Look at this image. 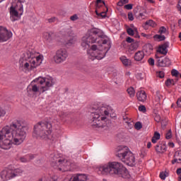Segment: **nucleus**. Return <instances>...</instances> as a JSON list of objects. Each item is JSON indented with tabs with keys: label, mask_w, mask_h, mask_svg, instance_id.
<instances>
[{
	"label": "nucleus",
	"mask_w": 181,
	"mask_h": 181,
	"mask_svg": "<svg viewBox=\"0 0 181 181\" xmlns=\"http://www.w3.org/2000/svg\"><path fill=\"white\" fill-rule=\"evenodd\" d=\"M166 139H170L172 138V130L170 129L168 133L165 134Z\"/></svg>",
	"instance_id": "42"
},
{
	"label": "nucleus",
	"mask_w": 181,
	"mask_h": 181,
	"mask_svg": "<svg viewBox=\"0 0 181 181\" xmlns=\"http://www.w3.org/2000/svg\"><path fill=\"white\" fill-rule=\"evenodd\" d=\"M107 12H108V7H106L105 11H101L100 13L98 12V14H96L98 16H100L102 18H104L107 16Z\"/></svg>",
	"instance_id": "30"
},
{
	"label": "nucleus",
	"mask_w": 181,
	"mask_h": 181,
	"mask_svg": "<svg viewBox=\"0 0 181 181\" xmlns=\"http://www.w3.org/2000/svg\"><path fill=\"white\" fill-rule=\"evenodd\" d=\"M107 35L100 28H92L88 30L86 34L82 37L81 47L83 49H88L90 45L93 43H100L98 39H105Z\"/></svg>",
	"instance_id": "4"
},
{
	"label": "nucleus",
	"mask_w": 181,
	"mask_h": 181,
	"mask_svg": "<svg viewBox=\"0 0 181 181\" xmlns=\"http://www.w3.org/2000/svg\"><path fill=\"white\" fill-rule=\"evenodd\" d=\"M46 128H47V132L48 134V136L47 137V142H49V141H52V142H54V141H56V139L54 137H53V136L50 134H52V123L50 122H47V125H46Z\"/></svg>",
	"instance_id": "17"
},
{
	"label": "nucleus",
	"mask_w": 181,
	"mask_h": 181,
	"mask_svg": "<svg viewBox=\"0 0 181 181\" xmlns=\"http://www.w3.org/2000/svg\"><path fill=\"white\" fill-rule=\"evenodd\" d=\"M93 112L90 114V124L92 128H101L102 129H108V126L107 125L106 117L103 115H108L110 112L107 110L105 106L94 105L92 107Z\"/></svg>",
	"instance_id": "2"
},
{
	"label": "nucleus",
	"mask_w": 181,
	"mask_h": 181,
	"mask_svg": "<svg viewBox=\"0 0 181 181\" xmlns=\"http://www.w3.org/2000/svg\"><path fill=\"white\" fill-rule=\"evenodd\" d=\"M155 40H158V42H162L163 40H165V39H166V37H165V35L160 34V35H155L153 36Z\"/></svg>",
	"instance_id": "27"
},
{
	"label": "nucleus",
	"mask_w": 181,
	"mask_h": 181,
	"mask_svg": "<svg viewBox=\"0 0 181 181\" xmlns=\"http://www.w3.org/2000/svg\"><path fill=\"white\" fill-rule=\"evenodd\" d=\"M68 35H69V36H72V35H73V31H71V29H69V30H68Z\"/></svg>",
	"instance_id": "62"
},
{
	"label": "nucleus",
	"mask_w": 181,
	"mask_h": 181,
	"mask_svg": "<svg viewBox=\"0 0 181 181\" xmlns=\"http://www.w3.org/2000/svg\"><path fill=\"white\" fill-rule=\"evenodd\" d=\"M69 115V114H67L66 112H61L59 113V117H61V118H66V117H67Z\"/></svg>",
	"instance_id": "48"
},
{
	"label": "nucleus",
	"mask_w": 181,
	"mask_h": 181,
	"mask_svg": "<svg viewBox=\"0 0 181 181\" xmlns=\"http://www.w3.org/2000/svg\"><path fill=\"white\" fill-rule=\"evenodd\" d=\"M153 137L156 138V139H160V134L158 132H155Z\"/></svg>",
	"instance_id": "46"
},
{
	"label": "nucleus",
	"mask_w": 181,
	"mask_h": 181,
	"mask_svg": "<svg viewBox=\"0 0 181 181\" xmlns=\"http://www.w3.org/2000/svg\"><path fill=\"white\" fill-rule=\"evenodd\" d=\"M160 177L162 180H165L166 179V174H165L163 172L160 173Z\"/></svg>",
	"instance_id": "51"
},
{
	"label": "nucleus",
	"mask_w": 181,
	"mask_h": 181,
	"mask_svg": "<svg viewBox=\"0 0 181 181\" xmlns=\"http://www.w3.org/2000/svg\"><path fill=\"white\" fill-rule=\"evenodd\" d=\"M139 47V43L138 42H132L130 45L131 50H136Z\"/></svg>",
	"instance_id": "29"
},
{
	"label": "nucleus",
	"mask_w": 181,
	"mask_h": 181,
	"mask_svg": "<svg viewBox=\"0 0 181 181\" xmlns=\"http://www.w3.org/2000/svg\"><path fill=\"white\" fill-rule=\"evenodd\" d=\"M126 42H127V43H134V39L131 38V37H128Z\"/></svg>",
	"instance_id": "54"
},
{
	"label": "nucleus",
	"mask_w": 181,
	"mask_h": 181,
	"mask_svg": "<svg viewBox=\"0 0 181 181\" xmlns=\"http://www.w3.org/2000/svg\"><path fill=\"white\" fill-rule=\"evenodd\" d=\"M70 19H71V21H77V19H78V18L77 17V15H74V16H71V17H70Z\"/></svg>",
	"instance_id": "56"
},
{
	"label": "nucleus",
	"mask_w": 181,
	"mask_h": 181,
	"mask_svg": "<svg viewBox=\"0 0 181 181\" xmlns=\"http://www.w3.org/2000/svg\"><path fill=\"white\" fill-rule=\"evenodd\" d=\"M22 173H23V170L21 168H6L1 172L0 177L2 181H8L18 176H22Z\"/></svg>",
	"instance_id": "10"
},
{
	"label": "nucleus",
	"mask_w": 181,
	"mask_h": 181,
	"mask_svg": "<svg viewBox=\"0 0 181 181\" xmlns=\"http://www.w3.org/2000/svg\"><path fill=\"white\" fill-rule=\"evenodd\" d=\"M51 165L54 169H58L59 172H69V170H71V163L67 160L62 159L57 156H53Z\"/></svg>",
	"instance_id": "9"
},
{
	"label": "nucleus",
	"mask_w": 181,
	"mask_h": 181,
	"mask_svg": "<svg viewBox=\"0 0 181 181\" xmlns=\"http://www.w3.org/2000/svg\"><path fill=\"white\" fill-rule=\"evenodd\" d=\"M158 141H159V139H156V138H154L153 136L152 137L151 139V142L153 144H156V142H158Z\"/></svg>",
	"instance_id": "59"
},
{
	"label": "nucleus",
	"mask_w": 181,
	"mask_h": 181,
	"mask_svg": "<svg viewBox=\"0 0 181 181\" xmlns=\"http://www.w3.org/2000/svg\"><path fill=\"white\" fill-rule=\"evenodd\" d=\"M180 155L179 152H175L174 155V158H175L174 160H172V164L175 165V163H179V161L177 160V157Z\"/></svg>",
	"instance_id": "32"
},
{
	"label": "nucleus",
	"mask_w": 181,
	"mask_h": 181,
	"mask_svg": "<svg viewBox=\"0 0 181 181\" xmlns=\"http://www.w3.org/2000/svg\"><path fill=\"white\" fill-rule=\"evenodd\" d=\"M48 22H49V23H53L54 22H56V18L52 17V18L48 19Z\"/></svg>",
	"instance_id": "55"
},
{
	"label": "nucleus",
	"mask_w": 181,
	"mask_h": 181,
	"mask_svg": "<svg viewBox=\"0 0 181 181\" xmlns=\"http://www.w3.org/2000/svg\"><path fill=\"white\" fill-rule=\"evenodd\" d=\"M76 43V40L70 38L67 42H65V45L70 46L71 45H74Z\"/></svg>",
	"instance_id": "35"
},
{
	"label": "nucleus",
	"mask_w": 181,
	"mask_h": 181,
	"mask_svg": "<svg viewBox=\"0 0 181 181\" xmlns=\"http://www.w3.org/2000/svg\"><path fill=\"white\" fill-rule=\"evenodd\" d=\"M120 60L122 63L124 64V66H131V60L127 59L125 57H120Z\"/></svg>",
	"instance_id": "26"
},
{
	"label": "nucleus",
	"mask_w": 181,
	"mask_h": 181,
	"mask_svg": "<svg viewBox=\"0 0 181 181\" xmlns=\"http://www.w3.org/2000/svg\"><path fill=\"white\" fill-rule=\"evenodd\" d=\"M144 57H145V52L144 51H138L134 54V60L136 62H141V60L144 59Z\"/></svg>",
	"instance_id": "24"
},
{
	"label": "nucleus",
	"mask_w": 181,
	"mask_h": 181,
	"mask_svg": "<svg viewBox=\"0 0 181 181\" xmlns=\"http://www.w3.org/2000/svg\"><path fill=\"white\" fill-rule=\"evenodd\" d=\"M171 75L173 76V77H177L179 76V71L176 69H173L171 71Z\"/></svg>",
	"instance_id": "37"
},
{
	"label": "nucleus",
	"mask_w": 181,
	"mask_h": 181,
	"mask_svg": "<svg viewBox=\"0 0 181 181\" xmlns=\"http://www.w3.org/2000/svg\"><path fill=\"white\" fill-rule=\"evenodd\" d=\"M168 149V147L166 146V144H160L159 143L156 146V152L157 153H165Z\"/></svg>",
	"instance_id": "19"
},
{
	"label": "nucleus",
	"mask_w": 181,
	"mask_h": 181,
	"mask_svg": "<svg viewBox=\"0 0 181 181\" xmlns=\"http://www.w3.org/2000/svg\"><path fill=\"white\" fill-rule=\"evenodd\" d=\"M48 40H52L53 39V37H54V35L53 34V33H49L48 34Z\"/></svg>",
	"instance_id": "57"
},
{
	"label": "nucleus",
	"mask_w": 181,
	"mask_h": 181,
	"mask_svg": "<svg viewBox=\"0 0 181 181\" xmlns=\"http://www.w3.org/2000/svg\"><path fill=\"white\" fill-rule=\"evenodd\" d=\"M148 63L150 66H155V59H153V58H149Z\"/></svg>",
	"instance_id": "43"
},
{
	"label": "nucleus",
	"mask_w": 181,
	"mask_h": 181,
	"mask_svg": "<svg viewBox=\"0 0 181 181\" xmlns=\"http://www.w3.org/2000/svg\"><path fill=\"white\" fill-rule=\"evenodd\" d=\"M33 136L40 141L46 139V121L38 122L34 126Z\"/></svg>",
	"instance_id": "11"
},
{
	"label": "nucleus",
	"mask_w": 181,
	"mask_h": 181,
	"mask_svg": "<svg viewBox=\"0 0 181 181\" xmlns=\"http://www.w3.org/2000/svg\"><path fill=\"white\" fill-rule=\"evenodd\" d=\"M100 4L104 5L105 6V2L103 1V0H97L95 2V5L98 6V5Z\"/></svg>",
	"instance_id": "49"
},
{
	"label": "nucleus",
	"mask_w": 181,
	"mask_h": 181,
	"mask_svg": "<svg viewBox=\"0 0 181 181\" xmlns=\"http://www.w3.org/2000/svg\"><path fill=\"white\" fill-rule=\"evenodd\" d=\"M6 114V112L4 108L0 107V118L2 117H5V115Z\"/></svg>",
	"instance_id": "41"
},
{
	"label": "nucleus",
	"mask_w": 181,
	"mask_h": 181,
	"mask_svg": "<svg viewBox=\"0 0 181 181\" xmlns=\"http://www.w3.org/2000/svg\"><path fill=\"white\" fill-rule=\"evenodd\" d=\"M177 107L181 108V98H178V100H177Z\"/></svg>",
	"instance_id": "58"
},
{
	"label": "nucleus",
	"mask_w": 181,
	"mask_h": 181,
	"mask_svg": "<svg viewBox=\"0 0 181 181\" xmlns=\"http://www.w3.org/2000/svg\"><path fill=\"white\" fill-rule=\"evenodd\" d=\"M136 78H137V80H142V78H144L142 73L137 74Z\"/></svg>",
	"instance_id": "53"
},
{
	"label": "nucleus",
	"mask_w": 181,
	"mask_h": 181,
	"mask_svg": "<svg viewBox=\"0 0 181 181\" xmlns=\"http://www.w3.org/2000/svg\"><path fill=\"white\" fill-rule=\"evenodd\" d=\"M139 111L141 112H146V107L145 105H141L139 107Z\"/></svg>",
	"instance_id": "40"
},
{
	"label": "nucleus",
	"mask_w": 181,
	"mask_h": 181,
	"mask_svg": "<svg viewBox=\"0 0 181 181\" xmlns=\"http://www.w3.org/2000/svg\"><path fill=\"white\" fill-rule=\"evenodd\" d=\"M69 57V52L66 49H60L56 52V54L54 56V60L57 64H60L63 62H66Z\"/></svg>",
	"instance_id": "12"
},
{
	"label": "nucleus",
	"mask_w": 181,
	"mask_h": 181,
	"mask_svg": "<svg viewBox=\"0 0 181 181\" xmlns=\"http://www.w3.org/2000/svg\"><path fill=\"white\" fill-rule=\"evenodd\" d=\"M103 6V4H98V6L95 4V13L96 15H98V12H100V11L98 9H100L101 7Z\"/></svg>",
	"instance_id": "45"
},
{
	"label": "nucleus",
	"mask_w": 181,
	"mask_h": 181,
	"mask_svg": "<svg viewBox=\"0 0 181 181\" xmlns=\"http://www.w3.org/2000/svg\"><path fill=\"white\" fill-rule=\"evenodd\" d=\"M176 84V81L173 79L168 78L165 81V86L167 87H170V86H175Z\"/></svg>",
	"instance_id": "28"
},
{
	"label": "nucleus",
	"mask_w": 181,
	"mask_h": 181,
	"mask_svg": "<svg viewBox=\"0 0 181 181\" xmlns=\"http://www.w3.org/2000/svg\"><path fill=\"white\" fill-rule=\"evenodd\" d=\"M99 172L101 175L108 176V175H117L120 177L126 178L128 176V170L122 163L117 161L109 162L99 167Z\"/></svg>",
	"instance_id": "3"
},
{
	"label": "nucleus",
	"mask_w": 181,
	"mask_h": 181,
	"mask_svg": "<svg viewBox=\"0 0 181 181\" xmlns=\"http://www.w3.org/2000/svg\"><path fill=\"white\" fill-rule=\"evenodd\" d=\"M177 11H179L180 15H181V0L178 1V4L177 5Z\"/></svg>",
	"instance_id": "52"
},
{
	"label": "nucleus",
	"mask_w": 181,
	"mask_h": 181,
	"mask_svg": "<svg viewBox=\"0 0 181 181\" xmlns=\"http://www.w3.org/2000/svg\"><path fill=\"white\" fill-rule=\"evenodd\" d=\"M134 128L136 129H141V128H142V123H141V122H136V124H134Z\"/></svg>",
	"instance_id": "36"
},
{
	"label": "nucleus",
	"mask_w": 181,
	"mask_h": 181,
	"mask_svg": "<svg viewBox=\"0 0 181 181\" xmlns=\"http://www.w3.org/2000/svg\"><path fill=\"white\" fill-rule=\"evenodd\" d=\"M26 139V127L21 122H13L10 126H6L0 130V148L9 151L12 145L19 146Z\"/></svg>",
	"instance_id": "1"
},
{
	"label": "nucleus",
	"mask_w": 181,
	"mask_h": 181,
	"mask_svg": "<svg viewBox=\"0 0 181 181\" xmlns=\"http://www.w3.org/2000/svg\"><path fill=\"white\" fill-rule=\"evenodd\" d=\"M54 78L50 76H46V90H49L50 87H53L54 86Z\"/></svg>",
	"instance_id": "21"
},
{
	"label": "nucleus",
	"mask_w": 181,
	"mask_h": 181,
	"mask_svg": "<svg viewBox=\"0 0 181 181\" xmlns=\"http://www.w3.org/2000/svg\"><path fill=\"white\" fill-rule=\"evenodd\" d=\"M111 49V45L108 44L107 47H104V49H98L97 45L91 46V49H89L87 53L90 60H103L105 57L108 51Z\"/></svg>",
	"instance_id": "6"
},
{
	"label": "nucleus",
	"mask_w": 181,
	"mask_h": 181,
	"mask_svg": "<svg viewBox=\"0 0 181 181\" xmlns=\"http://www.w3.org/2000/svg\"><path fill=\"white\" fill-rule=\"evenodd\" d=\"M156 76L157 77H159V78H163V77H165V72L160 71L159 72H157Z\"/></svg>",
	"instance_id": "38"
},
{
	"label": "nucleus",
	"mask_w": 181,
	"mask_h": 181,
	"mask_svg": "<svg viewBox=\"0 0 181 181\" xmlns=\"http://www.w3.org/2000/svg\"><path fill=\"white\" fill-rule=\"evenodd\" d=\"M155 121H156V122H160V116H156L155 117Z\"/></svg>",
	"instance_id": "60"
},
{
	"label": "nucleus",
	"mask_w": 181,
	"mask_h": 181,
	"mask_svg": "<svg viewBox=\"0 0 181 181\" xmlns=\"http://www.w3.org/2000/svg\"><path fill=\"white\" fill-rule=\"evenodd\" d=\"M28 93H45L46 91V78L34 79L27 88Z\"/></svg>",
	"instance_id": "7"
},
{
	"label": "nucleus",
	"mask_w": 181,
	"mask_h": 181,
	"mask_svg": "<svg viewBox=\"0 0 181 181\" xmlns=\"http://www.w3.org/2000/svg\"><path fill=\"white\" fill-rule=\"evenodd\" d=\"M158 33H160V35H163V33H166V28L163 26L160 27L158 30Z\"/></svg>",
	"instance_id": "39"
},
{
	"label": "nucleus",
	"mask_w": 181,
	"mask_h": 181,
	"mask_svg": "<svg viewBox=\"0 0 181 181\" xmlns=\"http://www.w3.org/2000/svg\"><path fill=\"white\" fill-rule=\"evenodd\" d=\"M143 52L144 53H146L148 56L152 54V52H153V46H152L151 44H146L143 47Z\"/></svg>",
	"instance_id": "22"
},
{
	"label": "nucleus",
	"mask_w": 181,
	"mask_h": 181,
	"mask_svg": "<svg viewBox=\"0 0 181 181\" xmlns=\"http://www.w3.org/2000/svg\"><path fill=\"white\" fill-rule=\"evenodd\" d=\"M12 37V32L4 27H0V42H6Z\"/></svg>",
	"instance_id": "13"
},
{
	"label": "nucleus",
	"mask_w": 181,
	"mask_h": 181,
	"mask_svg": "<svg viewBox=\"0 0 181 181\" xmlns=\"http://www.w3.org/2000/svg\"><path fill=\"white\" fill-rule=\"evenodd\" d=\"M23 4H25V0H12L10 8V18L13 22L18 20L19 15H23Z\"/></svg>",
	"instance_id": "8"
},
{
	"label": "nucleus",
	"mask_w": 181,
	"mask_h": 181,
	"mask_svg": "<svg viewBox=\"0 0 181 181\" xmlns=\"http://www.w3.org/2000/svg\"><path fill=\"white\" fill-rule=\"evenodd\" d=\"M38 181H46V177H42L38 180Z\"/></svg>",
	"instance_id": "64"
},
{
	"label": "nucleus",
	"mask_w": 181,
	"mask_h": 181,
	"mask_svg": "<svg viewBox=\"0 0 181 181\" xmlns=\"http://www.w3.org/2000/svg\"><path fill=\"white\" fill-rule=\"evenodd\" d=\"M25 57H28V59L21 61L20 62V69L22 71H24V73L36 69L37 66H40L42 62H43L42 55H39L35 57L34 53L30 51L27 52Z\"/></svg>",
	"instance_id": "5"
},
{
	"label": "nucleus",
	"mask_w": 181,
	"mask_h": 181,
	"mask_svg": "<svg viewBox=\"0 0 181 181\" xmlns=\"http://www.w3.org/2000/svg\"><path fill=\"white\" fill-rule=\"evenodd\" d=\"M102 45H107L108 43V40L105 39V40H101Z\"/></svg>",
	"instance_id": "61"
},
{
	"label": "nucleus",
	"mask_w": 181,
	"mask_h": 181,
	"mask_svg": "<svg viewBox=\"0 0 181 181\" xmlns=\"http://www.w3.org/2000/svg\"><path fill=\"white\" fill-rule=\"evenodd\" d=\"M127 93L130 97H134L135 95V90L132 87L127 89Z\"/></svg>",
	"instance_id": "31"
},
{
	"label": "nucleus",
	"mask_w": 181,
	"mask_h": 181,
	"mask_svg": "<svg viewBox=\"0 0 181 181\" xmlns=\"http://www.w3.org/2000/svg\"><path fill=\"white\" fill-rule=\"evenodd\" d=\"M129 152H131V151H129L128 146H120L118 148L116 156L122 160Z\"/></svg>",
	"instance_id": "15"
},
{
	"label": "nucleus",
	"mask_w": 181,
	"mask_h": 181,
	"mask_svg": "<svg viewBox=\"0 0 181 181\" xmlns=\"http://www.w3.org/2000/svg\"><path fill=\"white\" fill-rule=\"evenodd\" d=\"M146 25H148V26H151L152 28H155V26H156V23H155L152 20H149L146 22Z\"/></svg>",
	"instance_id": "33"
},
{
	"label": "nucleus",
	"mask_w": 181,
	"mask_h": 181,
	"mask_svg": "<svg viewBox=\"0 0 181 181\" xmlns=\"http://www.w3.org/2000/svg\"><path fill=\"white\" fill-rule=\"evenodd\" d=\"M136 97L139 101L144 103L146 101V93L144 90L138 91L136 93Z\"/></svg>",
	"instance_id": "23"
},
{
	"label": "nucleus",
	"mask_w": 181,
	"mask_h": 181,
	"mask_svg": "<svg viewBox=\"0 0 181 181\" xmlns=\"http://www.w3.org/2000/svg\"><path fill=\"white\" fill-rule=\"evenodd\" d=\"M168 47H169V42H165L164 44L159 47L158 50V53L164 55L168 54Z\"/></svg>",
	"instance_id": "20"
},
{
	"label": "nucleus",
	"mask_w": 181,
	"mask_h": 181,
	"mask_svg": "<svg viewBox=\"0 0 181 181\" xmlns=\"http://www.w3.org/2000/svg\"><path fill=\"white\" fill-rule=\"evenodd\" d=\"M158 66L159 67H169L170 66V59L168 57H165L164 59L159 58L158 59Z\"/></svg>",
	"instance_id": "16"
},
{
	"label": "nucleus",
	"mask_w": 181,
	"mask_h": 181,
	"mask_svg": "<svg viewBox=\"0 0 181 181\" xmlns=\"http://www.w3.org/2000/svg\"><path fill=\"white\" fill-rule=\"evenodd\" d=\"M128 19L129 21H134V14L132 13V12H129L128 13Z\"/></svg>",
	"instance_id": "50"
},
{
	"label": "nucleus",
	"mask_w": 181,
	"mask_h": 181,
	"mask_svg": "<svg viewBox=\"0 0 181 181\" xmlns=\"http://www.w3.org/2000/svg\"><path fill=\"white\" fill-rule=\"evenodd\" d=\"M122 162L127 164L128 166H134L135 165V156L132 152L129 151L127 155L124 156V158L121 160Z\"/></svg>",
	"instance_id": "14"
},
{
	"label": "nucleus",
	"mask_w": 181,
	"mask_h": 181,
	"mask_svg": "<svg viewBox=\"0 0 181 181\" xmlns=\"http://www.w3.org/2000/svg\"><path fill=\"white\" fill-rule=\"evenodd\" d=\"M127 32L129 36H134V30L132 28H127Z\"/></svg>",
	"instance_id": "44"
},
{
	"label": "nucleus",
	"mask_w": 181,
	"mask_h": 181,
	"mask_svg": "<svg viewBox=\"0 0 181 181\" xmlns=\"http://www.w3.org/2000/svg\"><path fill=\"white\" fill-rule=\"evenodd\" d=\"M133 5L131 4H127L124 6V9H127V11H131L132 9Z\"/></svg>",
	"instance_id": "47"
},
{
	"label": "nucleus",
	"mask_w": 181,
	"mask_h": 181,
	"mask_svg": "<svg viewBox=\"0 0 181 181\" xmlns=\"http://www.w3.org/2000/svg\"><path fill=\"white\" fill-rule=\"evenodd\" d=\"M34 158H35L34 155L25 156L23 157H21L19 158V160L21 162H22V163H26L29 162L30 160H32V159H33Z\"/></svg>",
	"instance_id": "25"
},
{
	"label": "nucleus",
	"mask_w": 181,
	"mask_h": 181,
	"mask_svg": "<svg viewBox=\"0 0 181 181\" xmlns=\"http://www.w3.org/2000/svg\"><path fill=\"white\" fill-rule=\"evenodd\" d=\"M71 177L72 181H86L88 179L86 174H76Z\"/></svg>",
	"instance_id": "18"
},
{
	"label": "nucleus",
	"mask_w": 181,
	"mask_h": 181,
	"mask_svg": "<svg viewBox=\"0 0 181 181\" xmlns=\"http://www.w3.org/2000/svg\"><path fill=\"white\" fill-rule=\"evenodd\" d=\"M176 173H177V175H181V168H177Z\"/></svg>",
	"instance_id": "63"
},
{
	"label": "nucleus",
	"mask_w": 181,
	"mask_h": 181,
	"mask_svg": "<svg viewBox=\"0 0 181 181\" xmlns=\"http://www.w3.org/2000/svg\"><path fill=\"white\" fill-rule=\"evenodd\" d=\"M128 2H129V0H120L117 3V6H123L125 4H128Z\"/></svg>",
	"instance_id": "34"
}]
</instances>
